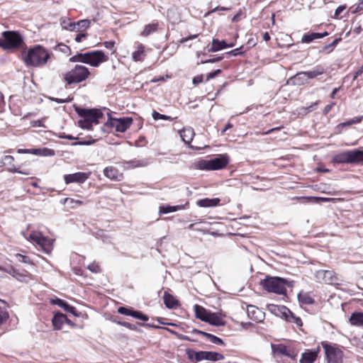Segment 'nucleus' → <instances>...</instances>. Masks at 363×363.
<instances>
[{
    "instance_id": "f257e3e1",
    "label": "nucleus",
    "mask_w": 363,
    "mask_h": 363,
    "mask_svg": "<svg viewBox=\"0 0 363 363\" xmlns=\"http://www.w3.org/2000/svg\"><path fill=\"white\" fill-rule=\"evenodd\" d=\"M50 57L49 52L44 47L37 45L28 49L23 56V60L26 66L42 67L47 63Z\"/></svg>"
},
{
    "instance_id": "f03ea898",
    "label": "nucleus",
    "mask_w": 363,
    "mask_h": 363,
    "mask_svg": "<svg viewBox=\"0 0 363 363\" xmlns=\"http://www.w3.org/2000/svg\"><path fill=\"white\" fill-rule=\"evenodd\" d=\"M260 285L269 293L281 295L286 293V286H289L288 280L278 277H267L261 280Z\"/></svg>"
},
{
    "instance_id": "7ed1b4c3",
    "label": "nucleus",
    "mask_w": 363,
    "mask_h": 363,
    "mask_svg": "<svg viewBox=\"0 0 363 363\" xmlns=\"http://www.w3.org/2000/svg\"><path fill=\"white\" fill-rule=\"evenodd\" d=\"M334 164H359L363 162V150L354 149L334 155L331 160Z\"/></svg>"
},
{
    "instance_id": "20e7f679",
    "label": "nucleus",
    "mask_w": 363,
    "mask_h": 363,
    "mask_svg": "<svg viewBox=\"0 0 363 363\" xmlns=\"http://www.w3.org/2000/svg\"><path fill=\"white\" fill-rule=\"evenodd\" d=\"M90 74L89 69L83 65H77L70 71L64 74V80L69 85L78 84L86 80Z\"/></svg>"
},
{
    "instance_id": "39448f33",
    "label": "nucleus",
    "mask_w": 363,
    "mask_h": 363,
    "mask_svg": "<svg viewBox=\"0 0 363 363\" xmlns=\"http://www.w3.org/2000/svg\"><path fill=\"white\" fill-rule=\"evenodd\" d=\"M321 345L324 349L328 363H342L344 356L342 347L328 342H322Z\"/></svg>"
},
{
    "instance_id": "423d86ee",
    "label": "nucleus",
    "mask_w": 363,
    "mask_h": 363,
    "mask_svg": "<svg viewBox=\"0 0 363 363\" xmlns=\"http://www.w3.org/2000/svg\"><path fill=\"white\" fill-rule=\"evenodd\" d=\"M4 39L0 38V47L5 50L16 49L23 43L22 36L16 31H4Z\"/></svg>"
},
{
    "instance_id": "0eeeda50",
    "label": "nucleus",
    "mask_w": 363,
    "mask_h": 363,
    "mask_svg": "<svg viewBox=\"0 0 363 363\" xmlns=\"http://www.w3.org/2000/svg\"><path fill=\"white\" fill-rule=\"evenodd\" d=\"M228 162L229 157L226 154L220 155L209 160H201L199 163V167L201 169L206 170L221 169L227 166Z\"/></svg>"
},
{
    "instance_id": "6e6552de",
    "label": "nucleus",
    "mask_w": 363,
    "mask_h": 363,
    "mask_svg": "<svg viewBox=\"0 0 363 363\" xmlns=\"http://www.w3.org/2000/svg\"><path fill=\"white\" fill-rule=\"evenodd\" d=\"M186 354L189 359L195 360L196 362H200L203 359L210 360V361H218V360H223L224 359V356L222 354H220V353H218L216 352H208V351L196 352L191 349L186 350Z\"/></svg>"
},
{
    "instance_id": "1a4fd4ad",
    "label": "nucleus",
    "mask_w": 363,
    "mask_h": 363,
    "mask_svg": "<svg viewBox=\"0 0 363 363\" xmlns=\"http://www.w3.org/2000/svg\"><path fill=\"white\" fill-rule=\"evenodd\" d=\"M107 115L108 120L106 123V125L115 128L117 132L124 133L130 128L133 123V119L130 117L113 118L111 117V113H108Z\"/></svg>"
},
{
    "instance_id": "9d476101",
    "label": "nucleus",
    "mask_w": 363,
    "mask_h": 363,
    "mask_svg": "<svg viewBox=\"0 0 363 363\" xmlns=\"http://www.w3.org/2000/svg\"><path fill=\"white\" fill-rule=\"evenodd\" d=\"M75 111L80 117L86 119L92 124H98L99 119L103 116L102 112L99 109H86L76 107Z\"/></svg>"
},
{
    "instance_id": "9b49d317",
    "label": "nucleus",
    "mask_w": 363,
    "mask_h": 363,
    "mask_svg": "<svg viewBox=\"0 0 363 363\" xmlns=\"http://www.w3.org/2000/svg\"><path fill=\"white\" fill-rule=\"evenodd\" d=\"M315 278L319 281L328 284H338V279L332 270H318L315 273Z\"/></svg>"
},
{
    "instance_id": "f8f14e48",
    "label": "nucleus",
    "mask_w": 363,
    "mask_h": 363,
    "mask_svg": "<svg viewBox=\"0 0 363 363\" xmlns=\"http://www.w3.org/2000/svg\"><path fill=\"white\" fill-rule=\"evenodd\" d=\"M30 239L36 242L46 252L49 253L52 250V242L51 240L43 236L40 233H33L30 235Z\"/></svg>"
},
{
    "instance_id": "ddd939ff",
    "label": "nucleus",
    "mask_w": 363,
    "mask_h": 363,
    "mask_svg": "<svg viewBox=\"0 0 363 363\" xmlns=\"http://www.w3.org/2000/svg\"><path fill=\"white\" fill-rule=\"evenodd\" d=\"M86 64L92 67H98L101 63L107 61L108 57L101 50H95L87 52Z\"/></svg>"
},
{
    "instance_id": "4468645a",
    "label": "nucleus",
    "mask_w": 363,
    "mask_h": 363,
    "mask_svg": "<svg viewBox=\"0 0 363 363\" xmlns=\"http://www.w3.org/2000/svg\"><path fill=\"white\" fill-rule=\"evenodd\" d=\"M90 174V172H76L74 174H65L64 176V181L66 184H69L71 183L83 184L88 179Z\"/></svg>"
},
{
    "instance_id": "2eb2a0df",
    "label": "nucleus",
    "mask_w": 363,
    "mask_h": 363,
    "mask_svg": "<svg viewBox=\"0 0 363 363\" xmlns=\"http://www.w3.org/2000/svg\"><path fill=\"white\" fill-rule=\"evenodd\" d=\"M14 158L11 155L4 156L0 161V167H7V170L12 173H18L22 174L28 175V173L19 170L15 167L13 164Z\"/></svg>"
},
{
    "instance_id": "dca6fc26",
    "label": "nucleus",
    "mask_w": 363,
    "mask_h": 363,
    "mask_svg": "<svg viewBox=\"0 0 363 363\" xmlns=\"http://www.w3.org/2000/svg\"><path fill=\"white\" fill-rule=\"evenodd\" d=\"M247 313L248 317L256 322H262L264 319V313L259 308L250 305L247 306Z\"/></svg>"
},
{
    "instance_id": "f3484780",
    "label": "nucleus",
    "mask_w": 363,
    "mask_h": 363,
    "mask_svg": "<svg viewBox=\"0 0 363 363\" xmlns=\"http://www.w3.org/2000/svg\"><path fill=\"white\" fill-rule=\"evenodd\" d=\"M50 303L54 305H57L59 307L63 308L65 311L72 313L74 316H79V313L77 311L75 307L70 306L64 300L56 298L55 299H51Z\"/></svg>"
},
{
    "instance_id": "a211bd4d",
    "label": "nucleus",
    "mask_w": 363,
    "mask_h": 363,
    "mask_svg": "<svg viewBox=\"0 0 363 363\" xmlns=\"http://www.w3.org/2000/svg\"><path fill=\"white\" fill-rule=\"evenodd\" d=\"M309 83L304 72H299L287 80V84L294 86H302Z\"/></svg>"
},
{
    "instance_id": "6ab92c4d",
    "label": "nucleus",
    "mask_w": 363,
    "mask_h": 363,
    "mask_svg": "<svg viewBox=\"0 0 363 363\" xmlns=\"http://www.w3.org/2000/svg\"><path fill=\"white\" fill-rule=\"evenodd\" d=\"M104 174L107 178L113 181H121L123 179V174L114 167H107L104 169Z\"/></svg>"
},
{
    "instance_id": "aec40b11",
    "label": "nucleus",
    "mask_w": 363,
    "mask_h": 363,
    "mask_svg": "<svg viewBox=\"0 0 363 363\" xmlns=\"http://www.w3.org/2000/svg\"><path fill=\"white\" fill-rule=\"evenodd\" d=\"M328 35V33L325 31L324 33H305L302 38V43H310L315 39H320Z\"/></svg>"
},
{
    "instance_id": "412c9836",
    "label": "nucleus",
    "mask_w": 363,
    "mask_h": 363,
    "mask_svg": "<svg viewBox=\"0 0 363 363\" xmlns=\"http://www.w3.org/2000/svg\"><path fill=\"white\" fill-rule=\"evenodd\" d=\"M233 46V43L227 44L225 40H219L218 39L213 38L212 40V46L208 49V52H217L222 49L232 48Z\"/></svg>"
},
{
    "instance_id": "4be33fe9",
    "label": "nucleus",
    "mask_w": 363,
    "mask_h": 363,
    "mask_svg": "<svg viewBox=\"0 0 363 363\" xmlns=\"http://www.w3.org/2000/svg\"><path fill=\"white\" fill-rule=\"evenodd\" d=\"M68 320L66 315L57 313L52 318V323L55 330H61L63 324Z\"/></svg>"
},
{
    "instance_id": "5701e85b",
    "label": "nucleus",
    "mask_w": 363,
    "mask_h": 363,
    "mask_svg": "<svg viewBox=\"0 0 363 363\" xmlns=\"http://www.w3.org/2000/svg\"><path fill=\"white\" fill-rule=\"evenodd\" d=\"M191 333L202 335L204 337H206L207 339H208L209 341L211 342L213 344H216V345H224V342H223L222 339H220V337H217V336H216L214 335H212L211 333H206V332H204V331H202V330H198V329L192 330Z\"/></svg>"
},
{
    "instance_id": "b1692460",
    "label": "nucleus",
    "mask_w": 363,
    "mask_h": 363,
    "mask_svg": "<svg viewBox=\"0 0 363 363\" xmlns=\"http://www.w3.org/2000/svg\"><path fill=\"white\" fill-rule=\"evenodd\" d=\"M282 313L286 317V320L291 323H294L298 326L302 325V320L299 317H296L294 314L286 307H282Z\"/></svg>"
},
{
    "instance_id": "393cba45",
    "label": "nucleus",
    "mask_w": 363,
    "mask_h": 363,
    "mask_svg": "<svg viewBox=\"0 0 363 363\" xmlns=\"http://www.w3.org/2000/svg\"><path fill=\"white\" fill-rule=\"evenodd\" d=\"M194 310L195 312V316L196 318L206 322L208 320V316L210 314V311H207L205 308L199 305H194Z\"/></svg>"
},
{
    "instance_id": "a878e982",
    "label": "nucleus",
    "mask_w": 363,
    "mask_h": 363,
    "mask_svg": "<svg viewBox=\"0 0 363 363\" xmlns=\"http://www.w3.org/2000/svg\"><path fill=\"white\" fill-rule=\"evenodd\" d=\"M163 299L165 306L169 309L176 308L179 306L178 301L167 291L164 293Z\"/></svg>"
},
{
    "instance_id": "bb28decb",
    "label": "nucleus",
    "mask_w": 363,
    "mask_h": 363,
    "mask_svg": "<svg viewBox=\"0 0 363 363\" xmlns=\"http://www.w3.org/2000/svg\"><path fill=\"white\" fill-rule=\"evenodd\" d=\"M207 319L206 323L213 326H223L225 324V321L216 313L211 312Z\"/></svg>"
},
{
    "instance_id": "cd10ccee",
    "label": "nucleus",
    "mask_w": 363,
    "mask_h": 363,
    "mask_svg": "<svg viewBox=\"0 0 363 363\" xmlns=\"http://www.w3.org/2000/svg\"><path fill=\"white\" fill-rule=\"evenodd\" d=\"M308 81L317 78L318 76L323 74L325 72V69L321 65L315 66L313 69L310 71L304 72Z\"/></svg>"
},
{
    "instance_id": "c85d7f7f",
    "label": "nucleus",
    "mask_w": 363,
    "mask_h": 363,
    "mask_svg": "<svg viewBox=\"0 0 363 363\" xmlns=\"http://www.w3.org/2000/svg\"><path fill=\"white\" fill-rule=\"evenodd\" d=\"M319 351V347L317 351H309L306 352H303L301 356V359H300V363H313L317 357L318 352Z\"/></svg>"
},
{
    "instance_id": "c756f323",
    "label": "nucleus",
    "mask_w": 363,
    "mask_h": 363,
    "mask_svg": "<svg viewBox=\"0 0 363 363\" xmlns=\"http://www.w3.org/2000/svg\"><path fill=\"white\" fill-rule=\"evenodd\" d=\"M220 201V200L218 198H215V199L206 198V199L198 200L196 203L200 207L206 208V207L216 206L217 205H218Z\"/></svg>"
},
{
    "instance_id": "7c9ffc66",
    "label": "nucleus",
    "mask_w": 363,
    "mask_h": 363,
    "mask_svg": "<svg viewBox=\"0 0 363 363\" xmlns=\"http://www.w3.org/2000/svg\"><path fill=\"white\" fill-rule=\"evenodd\" d=\"M194 136V131L191 128H183L180 131V137L186 144H189L192 141Z\"/></svg>"
},
{
    "instance_id": "2f4dec72",
    "label": "nucleus",
    "mask_w": 363,
    "mask_h": 363,
    "mask_svg": "<svg viewBox=\"0 0 363 363\" xmlns=\"http://www.w3.org/2000/svg\"><path fill=\"white\" fill-rule=\"evenodd\" d=\"M349 322L352 325L363 326V313H352L349 318Z\"/></svg>"
},
{
    "instance_id": "473e14b6",
    "label": "nucleus",
    "mask_w": 363,
    "mask_h": 363,
    "mask_svg": "<svg viewBox=\"0 0 363 363\" xmlns=\"http://www.w3.org/2000/svg\"><path fill=\"white\" fill-rule=\"evenodd\" d=\"M186 206H188V203H186L184 205H177V206H162L160 207L159 213L160 214H165L172 212H175L178 210H182Z\"/></svg>"
},
{
    "instance_id": "72a5a7b5",
    "label": "nucleus",
    "mask_w": 363,
    "mask_h": 363,
    "mask_svg": "<svg viewBox=\"0 0 363 363\" xmlns=\"http://www.w3.org/2000/svg\"><path fill=\"white\" fill-rule=\"evenodd\" d=\"M298 300L301 304L311 305L314 303V299L309 292L301 291L298 294Z\"/></svg>"
},
{
    "instance_id": "f704fd0d",
    "label": "nucleus",
    "mask_w": 363,
    "mask_h": 363,
    "mask_svg": "<svg viewBox=\"0 0 363 363\" xmlns=\"http://www.w3.org/2000/svg\"><path fill=\"white\" fill-rule=\"evenodd\" d=\"M144 49L145 47L143 44H138L137 50L132 54V60L134 62H140L143 60L145 56L144 53Z\"/></svg>"
},
{
    "instance_id": "c9c22d12",
    "label": "nucleus",
    "mask_w": 363,
    "mask_h": 363,
    "mask_svg": "<svg viewBox=\"0 0 363 363\" xmlns=\"http://www.w3.org/2000/svg\"><path fill=\"white\" fill-rule=\"evenodd\" d=\"M13 277L19 281L25 283H28L31 279L30 274L28 272H20L18 269H16Z\"/></svg>"
},
{
    "instance_id": "e433bc0d",
    "label": "nucleus",
    "mask_w": 363,
    "mask_h": 363,
    "mask_svg": "<svg viewBox=\"0 0 363 363\" xmlns=\"http://www.w3.org/2000/svg\"><path fill=\"white\" fill-rule=\"evenodd\" d=\"M158 28V23H152L145 26L143 30L140 35L143 37H147L150 34L157 31Z\"/></svg>"
},
{
    "instance_id": "4c0bfd02",
    "label": "nucleus",
    "mask_w": 363,
    "mask_h": 363,
    "mask_svg": "<svg viewBox=\"0 0 363 363\" xmlns=\"http://www.w3.org/2000/svg\"><path fill=\"white\" fill-rule=\"evenodd\" d=\"M87 57H89L87 52H85V53H77V55H75L72 56V57H70L69 58V61L72 62H82V63L86 64Z\"/></svg>"
},
{
    "instance_id": "58836bf2",
    "label": "nucleus",
    "mask_w": 363,
    "mask_h": 363,
    "mask_svg": "<svg viewBox=\"0 0 363 363\" xmlns=\"http://www.w3.org/2000/svg\"><path fill=\"white\" fill-rule=\"evenodd\" d=\"M60 24L63 29L70 31H76L77 30V25L74 22H67L65 19H61Z\"/></svg>"
},
{
    "instance_id": "ea45409f",
    "label": "nucleus",
    "mask_w": 363,
    "mask_h": 363,
    "mask_svg": "<svg viewBox=\"0 0 363 363\" xmlns=\"http://www.w3.org/2000/svg\"><path fill=\"white\" fill-rule=\"evenodd\" d=\"M130 316L143 321H147L149 320V317L147 315L143 313L140 311H134L133 309L131 311Z\"/></svg>"
},
{
    "instance_id": "a19ab883",
    "label": "nucleus",
    "mask_w": 363,
    "mask_h": 363,
    "mask_svg": "<svg viewBox=\"0 0 363 363\" xmlns=\"http://www.w3.org/2000/svg\"><path fill=\"white\" fill-rule=\"evenodd\" d=\"M130 316L143 321H147L149 320V317L147 315L143 313L140 311H134L133 309L131 311Z\"/></svg>"
},
{
    "instance_id": "79ce46f5",
    "label": "nucleus",
    "mask_w": 363,
    "mask_h": 363,
    "mask_svg": "<svg viewBox=\"0 0 363 363\" xmlns=\"http://www.w3.org/2000/svg\"><path fill=\"white\" fill-rule=\"evenodd\" d=\"M130 316L143 321H147L149 320V317L147 315L143 313L140 311H134L133 309L131 311Z\"/></svg>"
},
{
    "instance_id": "37998d69",
    "label": "nucleus",
    "mask_w": 363,
    "mask_h": 363,
    "mask_svg": "<svg viewBox=\"0 0 363 363\" xmlns=\"http://www.w3.org/2000/svg\"><path fill=\"white\" fill-rule=\"evenodd\" d=\"M152 116L153 119L155 121H157L160 119L167 120V121H172L173 120V118L171 116L161 114L155 110L152 111Z\"/></svg>"
},
{
    "instance_id": "c03bdc74",
    "label": "nucleus",
    "mask_w": 363,
    "mask_h": 363,
    "mask_svg": "<svg viewBox=\"0 0 363 363\" xmlns=\"http://www.w3.org/2000/svg\"><path fill=\"white\" fill-rule=\"evenodd\" d=\"M90 21L87 19L81 20L79 21L77 23H76L77 25V30L76 31H79L81 28L86 29L90 26Z\"/></svg>"
},
{
    "instance_id": "a18cd8bd",
    "label": "nucleus",
    "mask_w": 363,
    "mask_h": 363,
    "mask_svg": "<svg viewBox=\"0 0 363 363\" xmlns=\"http://www.w3.org/2000/svg\"><path fill=\"white\" fill-rule=\"evenodd\" d=\"M79 126L83 129L90 130L92 128V123L83 118L78 121Z\"/></svg>"
},
{
    "instance_id": "49530a36",
    "label": "nucleus",
    "mask_w": 363,
    "mask_h": 363,
    "mask_svg": "<svg viewBox=\"0 0 363 363\" xmlns=\"http://www.w3.org/2000/svg\"><path fill=\"white\" fill-rule=\"evenodd\" d=\"M116 323L118 325H123L131 330L139 331V329L138 328L137 325L135 324H132V323H130L128 322H122V321H117Z\"/></svg>"
},
{
    "instance_id": "de8ad7c7",
    "label": "nucleus",
    "mask_w": 363,
    "mask_h": 363,
    "mask_svg": "<svg viewBox=\"0 0 363 363\" xmlns=\"http://www.w3.org/2000/svg\"><path fill=\"white\" fill-rule=\"evenodd\" d=\"M40 156H53L55 155V151L52 149H48L46 147L40 148V152L39 153Z\"/></svg>"
},
{
    "instance_id": "09e8293b",
    "label": "nucleus",
    "mask_w": 363,
    "mask_h": 363,
    "mask_svg": "<svg viewBox=\"0 0 363 363\" xmlns=\"http://www.w3.org/2000/svg\"><path fill=\"white\" fill-rule=\"evenodd\" d=\"M87 269L94 273L101 272V268L98 264L93 262L87 266Z\"/></svg>"
},
{
    "instance_id": "8fccbe9b",
    "label": "nucleus",
    "mask_w": 363,
    "mask_h": 363,
    "mask_svg": "<svg viewBox=\"0 0 363 363\" xmlns=\"http://www.w3.org/2000/svg\"><path fill=\"white\" fill-rule=\"evenodd\" d=\"M133 167H144L146 165V162L143 160H131L128 162Z\"/></svg>"
},
{
    "instance_id": "3c124183",
    "label": "nucleus",
    "mask_w": 363,
    "mask_h": 363,
    "mask_svg": "<svg viewBox=\"0 0 363 363\" xmlns=\"http://www.w3.org/2000/svg\"><path fill=\"white\" fill-rule=\"evenodd\" d=\"M363 10V0L361 1L356 6H352L350 11L352 13H356Z\"/></svg>"
},
{
    "instance_id": "603ef678",
    "label": "nucleus",
    "mask_w": 363,
    "mask_h": 363,
    "mask_svg": "<svg viewBox=\"0 0 363 363\" xmlns=\"http://www.w3.org/2000/svg\"><path fill=\"white\" fill-rule=\"evenodd\" d=\"M131 308H128L124 306H121L118 308V313L125 315H130L131 314Z\"/></svg>"
},
{
    "instance_id": "864d4df0",
    "label": "nucleus",
    "mask_w": 363,
    "mask_h": 363,
    "mask_svg": "<svg viewBox=\"0 0 363 363\" xmlns=\"http://www.w3.org/2000/svg\"><path fill=\"white\" fill-rule=\"evenodd\" d=\"M16 269L13 268V267H4L0 265V271L4 272L12 277H13V274L15 273Z\"/></svg>"
},
{
    "instance_id": "5fc2aeb1",
    "label": "nucleus",
    "mask_w": 363,
    "mask_h": 363,
    "mask_svg": "<svg viewBox=\"0 0 363 363\" xmlns=\"http://www.w3.org/2000/svg\"><path fill=\"white\" fill-rule=\"evenodd\" d=\"M84 202L81 200H76L74 199H70L69 206L72 208H76L77 206H82Z\"/></svg>"
},
{
    "instance_id": "6e6d98bb",
    "label": "nucleus",
    "mask_w": 363,
    "mask_h": 363,
    "mask_svg": "<svg viewBox=\"0 0 363 363\" xmlns=\"http://www.w3.org/2000/svg\"><path fill=\"white\" fill-rule=\"evenodd\" d=\"M221 72V70L220 69H218L213 72H211L210 73H208L207 75H206V81H208L214 77H216V76H218L220 73Z\"/></svg>"
},
{
    "instance_id": "4d7b16f0",
    "label": "nucleus",
    "mask_w": 363,
    "mask_h": 363,
    "mask_svg": "<svg viewBox=\"0 0 363 363\" xmlns=\"http://www.w3.org/2000/svg\"><path fill=\"white\" fill-rule=\"evenodd\" d=\"M346 9V6L345 5H341V6H339L336 9H335V13H334V17L335 18H339V15Z\"/></svg>"
},
{
    "instance_id": "13d9d810",
    "label": "nucleus",
    "mask_w": 363,
    "mask_h": 363,
    "mask_svg": "<svg viewBox=\"0 0 363 363\" xmlns=\"http://www.w3.org/2000/svg\"><path fill=\"white\" fill-rule=\"evenodd\" d=\"M17 256L20 258L18 259L19 262L30 264L31 262L30 258L28 256L22 255L21 254H17Z\"/></svg>"
},
{
    "instance_id": "bf43d9fd",
    "label": "nucleus",
    "mask_w": 363,
    "mask_h": 363,
    "mask_svg": "<svg viewBox=\"0 0 363 363\" xmlns=\"http://www.w3.org/2000/svg\"><path fill=\"white\" fill-rule=\"evenodd\" d=\"M9 318L7 312L0 308V325Z\"/></svg>"
},
{
    "instance_id": "052dcab7",
    "label": "nucleus",
    "mask_w": 363,
    "mask_h": 363,
    "mask_svg": "<svg viewBox=\"0 0 363 363\" xmlns=\"http://www.w3.org/2000/svg\"><path fill=\"white\" fill-rule=\"evenodd\" d=\"M203 76L202 74L196 76L193 78L192 83L197 85L203 82Z\"/></svg>"
},
{
    "instance_id": "680f3d73",
    "label": "nucleus",
    "mask_w": 363,
    "mask_h": 363,
    "mask_svg": "<svg viewBox=\"0 0 363 363\" xmlns=\"http://www.w3.org/2000/svg\"><path fill=\"white\" fill-rule=\"evenodd\" d=\"M95 142L94 140H84V141H79V142H77V143H74L73 145H90L91 144H93Z\"/></svg>"
},
{
    "instance_id": "e2e57ef3",
    "label": "nucleus",
    "mask_w": 363,
    "mask_h": 363,
    "mask_svg": "<svg viewBox=\"0 0 363 363\" xmlns=\"http://www.w3.org/2000/svg\"><path fill=\"white\" fill-rule=\"evenodd\" d=\"M335 104L334 102H333L330 104L326 105L323 109V114H325V115L328 114L331 111V109L335 106Z\"/></svg>"
},
{
    "instance_id": "0e129e2a",
    "label": "nucleus",
    "mask_w": 363,
    "mask_h": 363,
    "mask_svg": "<svg viewBox=\"0 0 363 363\" xmlns=\"http://www.w3.org/2000/svg\"><path fill=\"white\" fill-rule=\"evenodd\" d=\"M333 49H334V48L333 46H331V44H328V45H325L322 48L321 51L330 53L333 50Z\"/></svg>"
},
{
    "instance_id": "69168bd1",
    "label": "nucleus",
    "mask_w": 363,
    "mask_h": 363,
    "mask_svg": "<svg viewBox=\"0 0 363 363\" xmlns=\"http://www.w3.org/2000/svg\"><path fill=\"white\" fill-rule=\"evenodd\" d=\"M104 45L106 48L111 50L114 47L115 43L113 41H106Z\"/></svg>"
},
{
    "instance_id": "338daca9",
    "label": "nucleus",
    "mask_w": 363,
    "mask_h": 363,
    "mask_svg": "<svg viewBox=\"0 0 363 363\" xmlns=\"http://www.w3.org/2000/svg\"><path fill=\"white\" fill-rule=\"evenodd\" d=\"M86 33H79L76 35L74 40L77 43H80L83 38H86Z\"/></svg>"
},
{
    "instance_id": "774afa93",
    "label": "nucleus",
    "mask_w": 363,
    "mask_h": 363,
    "mask_svg": "<svg viewBox=\"0 0 363 363\" xmlns=\"http://www.w3.org/2000/svg\"><path fill=\"white\" fill-rule=\"evenodd\" d=\"M363 73V65L354 73L352 80H355Z\"/></svg>"
}]
</instances>
